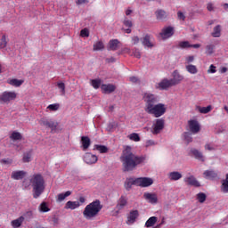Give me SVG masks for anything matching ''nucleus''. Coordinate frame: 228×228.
Returning <instances> with one entry per match:
<instances>
[{
  "instance_id": "obj_31",
  "label": "nucleus",
  "mask_w": 228,
  "mask_h": 228,
  "mask_svg": "<svg viewBox=\"0 0 228 228\" xmlns=\"http://www.w3.org/2000/svg\"><path fill=\"white\" fill-rule=\"evenodd\" d=\"M185 70H187L189 74H192V75H195L199 72V69H197V66L193 64H186Z\"/></svg>"
},
{
  "instance_id": "obj_37",
  "label": "nucleus",
  "mask_w": 228,
  "mask_h": 228,
  "mask_svg": "<svg viewBox=\"0 0 228 228\" xmlns=\"http://www.w3.org/2000/svg\"><path fill=\"white\" fill-rule=\"evenodd\" d=\"M104 49V43L102 41H97L93 45V51H102Z\"/></svg>"
},
{
  "instance_id": "obj_22",
  "label": "nucleus",
  "mask_w": 228,
  "mask_h": 228,
  "mask_svg": "<svg viewBox=\"0 0 228 228\" xmlns=\"http://www.w3.org/2000/svg\"><path fill=\"white\" fill-rule=\"evenodd\" d=\"M101 88L103 94H113L117 90V86L112 84H103Z\"/></svg>"
},
{
  "instance_id": "obj_10",
  "label": "nucleus",
  "mask_w": 228,
  "mask_h": 228,
  "mask_svg": "<svg viewBox=\"0 0 228 228\" xmlns=\"http://www.w3.org/2000/svg\"><path fill=\"white\" fill-rule=\"evenodd\" d=\"M175 32V29L174 27H166L162 28V31L160 32V37L163 38V40H167V38H170V37H174V33Z\"/></svg>"
},
{
  "instance_id": "obj_28",
  "label": "nucleus",
  "mask_w": 228,
  "mask_h": 228,
  "mask_svg": "<svg viewBox=\"0 0 228 228\" xmlns=\"http://www.w3.org/2000/svg\"><path fill=\"white\" fill-rule=\"evenodd\" d=\"M22 224H24V216H20L11 222L12 228H19L22 225Z\"/></svg>"
},
{
  "instance_id": "obj_24",
  "label": "nucleus",
  "mask_w": 228,
  "mask_h": 228,
  "mask_svg": "<svg viewBox=\"0 0 228 228\" xmlns=\"http://www.w3.org/2000/svg\"><path fill=\"white\" fill-rule=\"evenodd\" d=\"M80 143H81L82 151H86L92 144V141H90V137L88 136H82Z\"/></svg>"
},
{
  "instance_id": "obj_15",
  "label": "nucleus",
  "mask_w": 228,
  "mask_h": 228,
  "mask_svg": "<svg viewBox=\"0 0 228 228\" xmlns=\"http://www.w3.org/2000/svg\"><path fill=\"white\" fill-rule=\"evenodd\" d=\"M173 78H171V82L173 83V86H175V85H179L182 81L184 80V77L181 75L177 70H175L172 73Z\"/></svg>"
},
{
  "instance_id": "obj_19",
  "label": "nucleus",
  "mask_w": 228,
  "mask_h": 228,
  "mask_svg": "<svg viewBox=\"0 0 228 228\" xmlns=\"http://www.w3.org/2000/svg\"><path fill=\"white\" fill-rule=\"evenodd\" d=\"M183 181L189 186H195L196 188H199V186H200V183H199V181H197V178H195V176L193 175L186 176Z\"/></svg>"
},
{
  "instance_id": "obj_26",
  "label": "nucleus",
  "mask_w": 228,
  "mask_h": 228,
  "mask_svg": "<svg viewBox=\"0 0 228 228\" xmlns=\"http://www.w3.org/2000/svg\"><path fill=\"white\" fill-rule=\"evenodd\" d=\"M81 203L79 201H68L65 205V209H77V208H80Z\"/></svg>"
},
{
  "instance_id": "obj_23",
  "label": "nucleus",
  "mask_w": 228,
  "mask_h": 228,
  "mask_svg": "<svg viewBox=\"0 0 228 228\" xmlns=\"http://www.w3.org/2000/svg\"><path fill=\"white\" fill-rule=\"evenodd\" d=\"M169 181H179L183 179V174L178 171H172L167 174Z\"/></svg>"
},
{
  "instance_id": "obj_51",
  "label": "nucleus",
  "mask_w": 228,
  "mask_h": 228,
  "mask_svg": "<svg viewBox=\"0 0 228 228\" xmlns=\"http://www.w3.org/2000/svg\"><path fill=\"white\" fill-rule=\"evenodd\" d=\"M178 46L181 49H188V47H191V45H190V42L188 41H182L178 44Z\"/></svg>"
},
{
  "instance_id": "obj_17",
  "label": "nucleus",
  "mask_w": 228,
  "mask_h": 228,
  "mask_svg": "<svg viewBox=\"0 0 228 228\" xmlns=\"http://www.w3.org/2000/svg\"><path fill=\"white\" fill-rule=\"evenodd\" d=\"M143 198L148 200L150 204H158V194L154 192H144Z\"/></svg>"
},
{
  "instance_id": "obj_4",
  "label": "nucleus",
  "mask_w": 228,
  "mask_h": 228,
  "mask_svg": "<svg viewBox=\"0 0 228 228\" xmlns=\"http://www.w3.org/2000/svg\"><path fill=\"white\" fill-rule=\"evenodd\" d=\"M167 106L165 103H157L153 105L151 109L146 110V113L149 115H152L155 118H159V117H163L165 113H167Z\"/></svg>"
},
{
  "instance_id": "obj_49",
  "label": "nucleus",
  "mask_w": 228,
  "mask_h": 228,
  "mask_svg": "<svg viewBox=\"0 0 228 228\" xmlns=\"http://www.w3.org/2000/svg\"><path fill=\"white\" fill-rule=\"evenodd\" d=\"M128 138L132 140V142H140V135L136 133L130 134Z\"/></svg>"
},
{
  "instance_id": "obj_58",
  "label": "nucleus",
  "mask_w": 228,
  "mask_h": 228,
  "mask_svg": "<svg viewBox=\"0 0 228 228\" xmlns=\"http://www.w3.org/2000/svg\"><path fill=\"white\" fill-rule=\"evenodd\" d=\"M183 136H184V140H185V142H187V143H191V142H193V138L191 137V134H190L189 133H184Z\"/></svg>"
},
{
  "instance_id": "obj_18",
  "label": "nucleus",
  "mask_w": 228,
  "mask_h": 228,
  "mask_svg": "<svg viewBox=\"0 0 228 228\" xmlns=\"http://www.w3.org/2000/svg\"><path fill=\"white\" fill-rule=\"evenodd\" d=\"M138 178L128 177L125 181V188L126 190H130L133 186H138Z\"/></svg>"
},
{
  "instance_id": "obj_39",
  "label": "nucleus",
  "mask_w": 228,
  "mask_h": 228,
  "mask_svg": "<svg viewBox=\"0 0 228 228\" xmlns=\"http://www.w3.org/2000/svg\"><path fill=\"white\" fill-rule=\"evenodd\" d=\"M10 138L12 140V142H17V140H22V134L14 131L11 134Z\"/></svg>"
},
{
  "instance_id": "obj_54",
  "label": "nucleus",
  "mask_w": 228,
  "mask_h": 228,
  "mask_svg": "<svg viewBox=\"0 0 228 228\" xmlns=\"http://www.w3.org/2000/svg\"><path fill=\"white\" fill-rule=\"evenodd\" d=\"M193 61H195V56L188 55L185 57V65H191Z\"/></svg>"
},
{
  "instance_id": "obj_35",
  "label": "nucleus",
  "mask_w": 228,
  "mask_h": 228,
  "mask_svg": "<svg viewBox=\"0 0 228 228\" xmlns=\"http://www.w3.org/2000/svg\"><path fill=\"white\" fill-rule=\"evenodd\" d=\"M156 222H158V217L156 216H151L150 217L146 223H145V227L150 228V227H154L156 224Z\"/></svg>"
},
{
  "instance_id": "obj_9",
  "label": "nucleus",
  "mask_w": 228,
  "mask_h": 228,
  "mask_svg": "<svg viewBox=\"0 0 228 228\" xmlns=\"http://www.w3.org/2000/svg\"><path fill=\"white\" fill-rule=\"evenodd\" d=\"M40 126H44V127H49L52 129V131H54L58 127V123L47 118H42L39 120Z\"/></svg>"
},
{
  "instance_id": "obj_36",
  "label": "nucleus",
  "mask_w": 228,
  "mask_h": 228,
  "mask_svg": "<svg viewBox=\"0 0 228 228\" xmlns=\"http://www.w3.org/2000/svg\"><path fill=\"white\" fill-rule=\"evenodd\" d=\"M94 151H100V154H106L108 152V147L105 145H101V144H95L94 146Z\"/></svg>"
},
{
  "instance_id": "obj_2",
  "label": "nucleus",
  "mask_w": 228,
  "mask_h": 228,
  "mask_svg": "<svg viewBox=\"0 0 228 228\" xmlns=\"http://www.w3.org/2000/svg\"><path fill=\"white\" fill-rule=\"evenodd\" d=\"M29 183L32 186L33 198L38 199L44 191H45V180H44V176L40 174L33 175Z\"/></svg>"
},
{
  "instance_id": "obj_6",
  "label": "nucleus",
  "mask_w": 228,
  "mask_h": 228,
  "mask_svg": "<svg viewBox=\"0 0 228 228\" xmlns=\"http://www.w3.org/2000/svg\"><path fill=\"white\" fill-rule=\"evenodd\" d=\"M16 99L17 93H15V91H4L0 94V101H2V102H5V104L12 102V101H15Z\"/></svg>"
},
{
  "instance_id": "obj_20",
  "label": "nucleus",
  "mask_w": 228,
  "mask_h": 228,
  "mask_svg": "<svg viewBox=\"0 0 228 228\" xmlns=\"http://www.w3.org/2000/svg\"><path fill=\"white\" fill-rule=\"evenodd\" d=\"M142 44L145 48L148 49H152V47H154V42L152 41V37H151V36L149 35H145L143 37Z\"/></svg>"
},
{
  "instance_id": "obj_55",
  "label": "nucleus",
  "mask_w": 228,
  "mask_h": 228,
  "mask_svg": "<svg viewBox=\"0 0 228 228\" xmlns=\"http://www.w3.org/2000/svg\"><path fill=\"white\" fill-rule=\"evenodd\" d=\"M205 151H216V145L213 144V143H207L205 144Z\"/></svg>"
},
{
  "instance_id": "obj_64",
  "label": "nucleus",
  "mask_w": 228,
  "mask_h": 228,
  "mask_svg": "<svg viewBox=\"0 0 228 228\" xmlns=\"http://www.w3.org/2000/svg\"><path fill=\"white\" fill-rule=\"evenodd\" d=\"M129 79L131 83H138V77H131Z\"/></svg>"
},
{
  "instance_id": "obj_7",
  "label": "nucleus",
  "mask_w": 228,
  "mask_h": 228,
  "mask_svg": "<svg viewBox=\"0 0 228 228\" xmlns=\"http://www.w3.org/2000/svg\"><path fill=\"white\" fill-rule=\"evenodd\" d=\"M164 127H165V119L163 118L156 119L151 126L152 134H159V133L163 131Z\"/></svg>"
},
{
  "instance_id": "obj_56",
  "label": "nucleus",
  "mask_w": 228,
  "mask_h": 228,
  "mask_svg": "<svg viewBox=\"0 0 228 228\" xmlns=\"http://www.w3.org/2000/svg\"><path fill=\"white\" fill-rule=\"evenodd\" d=\"M80 37H82L83 38H88V37H90V30H88V28L82 29L80 31Z\"/></svg>"
},
{
  "instance_id": "obj_38",
  "label": "nucleus",
  "mask_w": 228,
  "mask_h": 228,
  "mask_svg": "<svg viewBox=\"0 0 228 228\" xmlns=\"http://www.w3.org/2000/svg\"><path fill=\"white\" fill-rule=\"evenodd\" d=\"M56 86L60 90L61 95H65V83L63 81H58Z\"/></svg>"
},
{
  "instance_id": "obj_45",
  "label": "nucleus",
  "mask_w": 228,
  "mask_h": 228,
  "mask_svg": "<svg viewBox=\"0 0 228 228\" xmlns=\"http://www.w3.org/2000/svg\"><path fill=\"white\" fill-rule=\"evenodd\" d=\"M0 164L1 165H7L10 167V165H13V159L11 158H4L0 159Z\"/></svg>"
},
{
  "instance_id": "obj_46",
  "label": "nucleus",
  "mask_w": 228,
  "mask_h": 228,
  "mask_svg": "<svg viewBox=\"0 0 228 228\" xmlns=\"http://www.w3.org/2000/svg\"><path fill=\"white\" fill-rule=\"evenodd\" d=\"M222 191H224V193L228 192V174L226 175V179L223 181Z\"/></svg>"
},
{
  "instance_id": "obj_1",
  "label": "nucleus",
  "mask_w": 228,
  "mask_h": 228,
  "mask_svg": "<svg viewBox=\"0 0 228 228\" xmlns=\"http://www.w3.org/2000/svg\"><path fill=\"white\" fill-rule=\"evenodd\" d=\"M120 160L123 165L124 172H132L138 165H142L145 161V157L136 156L133 153V148L126 146L122 152Z\"/></svg>"
},
{
  "instance_id": "obj_12",
  "label": "nucleus",
  "mask_w": 228,
  "mask_h": 228,
  "mask_svg": "<svg viewBox=\"0 0 228 228\" xmlns=\"http://www.w3.org/2000/svg\"><path fill=\"white\" fill-rule=\"evenodd\" d=\"M188 126L191 133L192 134H197L200 131V124H199V121L191 119L188 121Z\"/></svg>"
},
{
  "instance_id": "obj_41",
  "label": "nucleus",
  "mask_w": 228,
  "mask_h": 228,
  "mask_svg": "<svg viewBox=\"0 0 228 228\" xmlns=\"http://www.w3.org/2000/svg\"><path fill=\"white\" fill-rule=\"evenodd\" d=\"M60 110V103H53L46 107V111H58Z\"/></svg>"
},
{
  "instance_id": "obj_52",
  "label": "nucleus",
  "mask_w": 228,
  "mask_h": 228,
  "mask_svg": "<svg viewBox=\"0 0 228 228\" xmlns=\"http://www.w3.org/2000/svg\"><path fill=\"white\" fill-rule=\"evenodd\" d=\"M207 10H208V12H216V6H215V3L208 2L207 4Z\"/></svg>"
},
{
  "instance_id": "obj_50",
  "label": "nucleus",
  "mask_w": 228,
  "mask_h": 228,
  "mask_svg": "<svg viewBox=\"0 0 228 228\" xmlns=\"http://www.w3.org/2000/svg\"><path fill=\"white\" fill-rule=\"evenodd\" d=\"M130 56H134V58H142V53L140 52V50L138 48H134L133 51H132V53Z\"/></svg>"
},
{
  "instance_id": "obj_57",
  "label": "nucleus",
  "mask_w": 228,
  "mask_h": 228,
  "mask_svg": "<svg viewBox=\"0 0 228 228\" xmlns=\"http://www.w3.org/2000/svg\"><path fill=\"white\" fill-rule=\"evenodd\" d=\"M123 24L126 26V28H133V21L127 18L124 19Z\"/></svg>"
},
{
  "instance_id": "obj_60",
  "label": "nucleus",
  "mask_w": 228,
  "mask_h": 228,
  "mask_svg": "<svg viewBox=\"0 0 228 228\" xmlns=\"http://www.w3.org/2000/svg\"><path fill=\"white\" fill-rule=\"evenodd\" d=\"M21 216L24 217V220H26V218H33V212L31 210H28Z\"/></svg>"
},
{
  "instance_id": "obj_32",
  "label": "nucleus",
  "mask_w": 228,
  "mask_h": 228,
  "mask_svg": "<svg viewBox=\"0 0 228 228\" xmlns=\"http://www.w3.org/2000/svg\"><path fill=\"white\" fill-rule=\"evenodd\" d=\"M155 15L158 20H163L167 19V12L161 9L157 10L155 12Z\"/></svg>"
},
{
  "instance_id": "obj_48",
  "label": "nucleus",
  "mask_w": 228,
  "mask_h": 228,
  "mask_svg": "<svg viewBox=\"0 0 228 228\" xmlns=\"http://www.w3.org/2000/svg\"><path fill=\"white\" fill-rule=\"evenodd\" d=\"M213 53H215V45H208L206 46V54L210 56V54H213Z\"/></svg>"
},
{
  "instance_id": "obj_43",
  "label": "nucleus",
  "mask_w": 228,
  "mask_h": 228,
  "mask_svg": "<svg viewBox=\"0 0 228 228\" xmlns=\"http://www.w3.org/2000/svg\"><path fill=\"white\" fill-rule=\"evenodd\" d=\"M101 79L97 78V79H93L91 80V86H93V88H94L95 90L99 89L101 87Z\"/></svg>"
},
{
  "instance_id": "obj_14",
  "label": "nucleus",
  "mask_w": 228,
  "mask_h": 228,
  "mask_svg": "<svg viewBox=\"0 0 228 228\" xmlns=\"http://www.w3.org/2000/svg\"><path fill=\"white\" fill-rule=\"evenodd\" d=\"M171 86H174L172 80L165 78L157 84L156 88H159V90H168Z\"/></svg>"
},
{
  "instance_id": "obj_63",
  "label": "nucleus",
  "mask_w": 228,
  "mask_h": 228,
  "mask_svg": "<svg viewBox=\"0 0 228 228\" xmlns=\"http://www.w3.org/2000/svg\"><path fill=\"white\" fill-rule=\"evenodd\" d=\"M156 145V142H154L153 140H148L145 142V147H152Z\"/></svg>"
},
{
  "instance_id": "obj_27",
  "label": "nucleus",
  "mask_w": 228,
  "mask_h": 228,
  "mask_svg": "<svg viewBox=\"0 0 228 228\" xmlns=\"http://www.w3.org/2000/svg\"><path fill=\"white\" fill-rule=\"evenodd\" d=\"M7 83H8V85H11V86H15L16 88H19V86H21V85L24 84V80L12 78V79L7 80Z\"/></svg>"
},
{
  "instance_id": "obj_25",
  "label": "nucleus",
  "mask_w": 228,
  "mask_h": 228,
  "mask_svg": "<svg viewBox=\"0 0 228 228\" xmlns=\"http://www.w3.org/2000/svg\"><path fill=\"white\" fill-rule=\"evenodd\" d=\"M203 175L205 177V179H216L218 177V173H216V171L213 170H207L203 173Z\"/></svg>"
},
{
  "instance_id": "obj_47",
  "label": "nucleus",
  "mask_w": 228,
  "mask_h": 228,
  "mask_svg": "<svg viewBox=\"0 0 228 228\" xmlns=\"http://www.w3.org/2000/svg\"><path fill=\"white\" fill-rule=\"evenodd\" d=\"M6 45H8V41H6V36H2L0 40V49H6Z\"/></svg>"
},
{
  "instance_id": "obj_34",
  "label": "nucleus",
  "mask_w": 228,
  "mask_h": 228,
  "mask_svg": "<svg viewBox=\"0 0 228 228\" xmlns=\"http://www.w3.org/2000/svg\"><path fill=\"white\" fill-rule=\"evenodd\" d=\"M118 44H120V42H118V39L110 40L109 43L110 51H117V49H118Z\"/></svg>"
},
{
  "instance_id": "obj_13",
  "label": "nucleus",
  "mask_w": 228,
  "mask_h": 228,
  "mask_svg": "<svg viewBox=\"0 0 228 228\" xmlns=\"http://www.w3.org/2000/svg\"><path fill=\"white\" fill-rule=\"evenodd\" d=\"M126 206H127V197L121 196L118 199V203L116 205L117 215H118V213H120V211H122V209H124V208H126Z\"/></svg>"
},
{
  "instance_id": "obj_16",
  "label": "nucleus",
  "mask_w": 228,
  "mask_h": 228,
  "mask_svg": "<svg viewBox=\"0 0 228 228\" xmlns=\"http://www.w3.org/2000/svg\"><path fill=\"white\" fill-rule=\"evenodd\" d=\"M138 216H140V213L138 212V210H131L127 216L126 224L128 225L134 224V222H136V218H138Z\"/></svg>"
},
{
  "instance_id": "obj_53",
  "label": "nucleus",
  "mask_w": 228,
  "mask_h": 228,
  "mask_svg": "<svg viewBox=\"0 0 228 228\" xmlns=\"http://www.w3.org/2000/svg\"><path fill=\"white\" fill-rule=\"evenodd\" d=\"M197 199L199 202L202 204L203 202H206V194L204 192H200L197 194Z\"/></svg>"
},
{
  "instance_id": "obj_42",
  "label": "nucleus",
  "mask_w": 228,
  "mask_h": 228,
  "mask_svg": "<svg viewBox=\"0 0 228 228\" xmlns=\"http://www.w3.org/2000/svg\"><path fill=\"white\" fill-rule=\"evenodd\" d=\"M33 156V152L32 151H28L26 153L23 154V163H29V161H31V158Z\"/></svg>"
},
{
  "instance_id": "obj_44",
  "label": "nucleus",
  "mask_w": 228,
  "mask_h": 228,
  "mask_svg": "<svg viewBox=\"0 0 228 228\" xmlns=\"http://www.w3.org/2000/svg\"><path fill=\"white\" fill-rule=\"evenodd\" d=\"M39 211H41V213H48L51 209H49V206H47L46 202H42L39 206Z\"/></svg>"
},
{
  "instance_id": "obj_62",
  "label": "nucleus",
  "mask_w": 228,
  "mask_h": 228,
  "mask_svg": "<svg viewBox=\"0 0 228 228\" xmlns=\"http://www.w3.org/2000/svg\"><path fill=\"white\" fill-rule=\"evenodd\" d=\"M216 72V66L211 64L208 69V74H215Z\"/></svg>"
},
{
  "instance_id": "obj_40",
  "label": "nucleus",
  "mask_w": 228,
  "mask_h": 228,
  "mask_svg": "<svg viewBox=\"0 0 228 228\" xmlns=\"http://www.w3.org/2000/svg\"><path fill=\"white\" fill-rule=\"evenodd\" d=\"M197 110H198V111H200V113L206 114V113H209V111H211V110H213V107H211V105H208L207 107L198 106Z\"/></svg>"
},
{
  "instance_id": "obj_8",
  "label": "nucleus",
  "mask_w": 228,
  "mask_h": 228,
  "mask_svg": "<svg viewBox=\"0 0 228 228\" xmlns=\"http://www.w3.org/2000/svg\"><path fill=\"white\" fill-rule=\"evenodd\" d=\"M154 184V179L151 177H138L137 178V186L140 188H149Z\"/></svg>"
},
{
  "instance_id": "obj_21",
  "label": "nucleus",
  "mask_w": 228,
  "mask_h": 228,
  "mask_svg": "<svg viewBox=\"0 0 228 228\" xmlns=\"http://www.w3.org/2000/svg\"><path fill=\"white\" fill-rule=\"evenodd\" d=\"M27 175L28 173L24 170H16L12 172L11 177L12 179H14V181H20V179Z\"/></svg>"
},
{
  "instance_id": "obj_30",
  "label": "nucleus",
  "mask_w": 228,
  "mask_h": 228,
  "mask_svg": "<svg viewBox=\"0 0 228 228\" xmlns=\"http://www.w3.org/2000/svg\"><path fill=\"white\" fill-rule=\"evenodd\" d=\"M191 154L194 156L196 159H199L200 161H204V155H202V152H200L199 150L191 149Z\"/></svg>"
},
{
  "instance_id": "obj_3",
  "label": "nucleus",
  "mask_w": 228,
  "mask_h": 228,
  "mask_svg": "<svg viewBox=\"0 0 228 228\" xmlns=\"http://www.w3.org/2000/svg\"><path fill=\"white\" fill-rule=\"evenodd\" d=\"M102 210V204H101V200H95L86 206L83 211V216L86 220H94V218L99 216Z\"/></svg>"
},
{
  "instance_id": "obj_61",
  "label": "nucleus",
  "mask_w": 228,
  "mask_h": 228,
  "mask_svg": "<svg viewBox=\"0 0 228 228\" xmlns=\"http://www.w3.org/2000/svg\"><path fill=\"white\" fill-rule=\"evenodd\" d=\"M132 44L133 45H137V44H140V37L138 36L132 37Z\"/></svg>"
},
{
  "instance_id": "obj_5",
  "label": "nucleus",
  "mask_w": 228,
  "mask_h": 228,
  "mask_svg": "<svg viewBox=\"0 0 228 228\" xmlns=\"http://www.w3.org/2000/svg\"><path fill=\"white\" fill-rule=\"evenodd\" d=\"M142 100L145 103L144 111H148L158 102V96L152 93H144Z\"/></svg>"
},
{
  "instance_id": "obj_29",
  "label": "nucleus",
  "mask_w": 228,
  "mask_h": 228,
  "mask_svg": "<svg viewBox=\"0 0 228 228\" xmlns=\"http://www.w3.org/2000/svg\"><path fill=\"white\" fill-rule=\"evenodd\" d=\"M211 36L214 38H220V37H222V26L217 25L214 27Z\"/></svg>"
},
{
  "instance_id": "obj_11",
  "label": "nucleus",
  "mask_w": 228,
  "mask_h": 228,
  "mask_svg": "<svg viewBox=\"0 0 228 228\" xmlns=\"http://www.w3.org/2000/svg\"><path fill=\"white\" fill-rule=\"evenodd\" d=\"M84 161L86 165H95L99 160L97 155L92 154L91 152H87L84 155Z\"/></svg>"
},
{
  "instance_id": "obj_59",
  "label": "nucleus",
  "mask_w": 228,
  "mask_h": 228,
  "mask_svg": "<svg viewBox=\"0 0 228 228\" xmlns=\"http://www.w3.org/2000/svg\"><path fill=\"white\" fill-rule=\"evenodd\" d=\"M177 17H178V20H183V22L186 20V15H184L183 12L181 11L177 12Z\"/></svg>"
},
{
  "instance_id": "obj_33",
  "label": "nucleus",
  "mask_w": 228,
  "mask_h": 228,
  "mask_svg": "<svg viewBox=\"0 0 228 228\" xmlns=\"http://www.w3.org/2000/svg\"><path fill=\"white\" fill-rule=\"evenodd\" d=\"M70 195H72V191H67L66 192L60 193L57 196V201L63 202V200H65V198L70 197Z\"/></svg>"
}]
</instances>
